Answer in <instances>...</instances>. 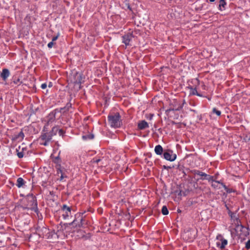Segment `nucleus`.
<instances>
[{"label": "nucleus", "mask_w": 250, "mask_h": 250, "mask_svg": "<svg viewBox=\"0 0 250 250\" xmlns=\"http://www.w3.org/2000/svg\"><path fill=\"white\" fill-rule=\"evenodd\" d=\"M21 208L23 209H30L36 212L38 211L37 199L33 194H28L23 201Z\"/></svg>", "instance_id": "1"}, {"label": "nucleus", "mask_w": 250, "mask_h": 250, "mask_svg": "<svg viewBox=\"0 0 250 250\" xmlns=\"http://www.w3.org/2000/svg\"><path fill=\"white\" fill-rule=\"evenodd\" d=\"M107 120L109 124L112 128H119L122 124L121 116L118 112L109 115Z\"/></svg>", "instance_id": "2"}, {"label": "nucleus", "mask_w": 250, "mask_h": 250, "mask_svg": "<svg viewBox=\"0 0 250 250\" xmlns=\"http://www.w3.org/2000/svg\"><path fill=\"white\" fill-rule=\"evenodd\" d=\"M84 77L81 73L75 72L70 77L71 83L74 84H81L84 82Z\"/></svg>", "instance_id": "3"}, {"label": "nucleus", "mask_w": 250, "mask_h": 250, "mask_svg": "<svg viewBox=\"0 0 250 250\" xmlns=\"http://www.w3.org/2000/svg\"><path fill=\"white\" fill-rule=\"evenodd\" d=\"M216 239L218 240L216 243V247L222 250L224 249L228 244L227 240L224 238L220 234L217 236Z\"/></svg>", "instance_id": "4"}, {"label": "nucleus", "mask_w": 250, "mask_h": 250, "mask_svg": "<svg viewBox=\"0 0 250 250\" xmlns=\"http://www.w3.org/2000/svg\"><path fill=\"white\" fill-rule=\"evenodd\" d=\"M163 156L166 160L170 162L174 161L177 157L176 154L174 153L172 150L169 149L164 152Z\"/></svg>", "instance_id": "5"}, {"label": "nucleus", "mask_w": 250, "mask_h": 250, "mask_svg": "<svg viewBox=\"0 0 250 250\" xmlns=\"http://www.w3.org/2000/svg\"><path fill=\"white\" fill-rule=\"evenodd\" d=\"M52 136L49 133H44L41 136V139L43 141L41 144L46 146L48 145L49 143L51 141Z\"/></svg>", "instance_id": "6"}, {"label": "nucleus", "mask_w": 250, "mask_h": 250, "mask_svg": "<svg viewBox=\"0 0 250 250\" xmlns=\"http://www.w3.org/2000/svg\"><path fill=\"white\" fill-rule=\"evenodd\" d=\"M133 35L132 33H128L122 36V42L126 46L130 45V42L132 40Z\"/></svg>", "instance_id": "7"}, {"label": "nucleus", "mask_w": 250, "mask_h": 250, "mask_svg": "<svg viewBox=\"0 0 250 250\" xmlns=\"http://www.w3.org/2000/svg\"><path fill=\"white\" fill-rule=\"evenodd\" d=\"M62 209L63 211L65 212V213L62 214L63 219H67L68 217L71 215V208L69 207H68L66 205H63Z\"/></svg>", "instance_id": "8"}, {"label": "nucleus", "mask_w": 250, "mask_h": 250, "mask_svg": "<svg viewBox=\"0 0 250 250\" xmlns=\"http://www.w3.org/2000/svg\"><path fill=\"white\" fill-rule=\"evenodd\" d=\"M191 172L194 175H197L200 176V179H201L202 180H206V177L207 175V174H206V173L203 172L201 171L198 170H196V169H194V170H192Z\"/></svg>", "instance_id": "9"}, {"label": "nucleus", "mask_w": 250, "mask_h": 250, "mask_svg": "<svg viewBox=\"0 0 250 250\" xmlns=\"http://www.w3.org/2000/svg\"><path fill=\"white\" fill-rule=\"evenodd\" d=\"M55 120V113H54L53 112L50 113L48 117H47V122L45 125L44 126V128L46 127L47 126L49 125L50 123H52Z\"/></svg>", "instance_id": "10"}, {"label": "nucleus", "mask_w": 250, "mask_h": 250, "mask_svg": "<svg viewBox=\"0 0 250 250\" xmlns=\"http://www.w3.org/2000/svg\"><path fill=\"white\" fill-rule=\"evenodd\" d=\"M10 75V72L8 69H3L0 74V77L2 79L5 81Z\"/></svg>", "instance_id": "11"}, {"label": "nucleus", "mask_w": 250, "mask_h": 250, "mask_svg": "<svg viewBox=\"0 0 250 250\" xmlns=\"http://www.w3.org/2000/svg\"><path fill=\"white\" fill-rule=\"evenodd\" d=\"M188 89H189V90H190V91H189L190 95H197L199 97H203V96L201 94H200L197 92L196 88H193L191 86H188Z\"/></svg>", "instance_id": "12"}, {"label": "nucleus", "mask_w": 250, "mask_h": 250, "mask_svg": "<svg viewBox=\"0 0 250 250\" xmlns=\"http://www.w3.org/2000/svg\"><path fill=\"white\" fill-rule=\"evenodd\" d=\"M149 127L147 123L145 120L141 121L138 124V127L140 130L144 129Z\"/></svg>", "instance_id": "13"}, {"label": "nucleus", "mask_w": 250, "mask_h": 250, "mask_svg": "<svg viewBox=\"0 0 250 250\" xmlns=\"http://www.w3.org/2000/svg\"><path fill=\"white\" fill-rule=\"evenodd\" d=\"M83 219L82 218V217H81V218H80V223H77V220L76 219H75L72 222H71L69 224V225L70 226L71 225H74L76 227H82L83 226Z\"/></svg>", "instance_id": "14"}, {"label": "nucleus", "mask_w": 250, "mask_h": 250, "mask_svg": "<svg viewBox=\"0 0 250 250\" xmlns=\"http://www.w3.org/2000/svg\"><path fill=\"white\" fill-rule=\"evenodd\" d=\"M154 151L157 155H162L163 152V148L161 145H158L155 147Z\"/></svg>", "instance_id": "15"}, {"label": "nucleus", "mask_w": 250, "mask_h": 250, "mask_svg": "<svg viewBox=\"0 0 250 250\" xmlns=\"http://www.w3.org/2000/svg\"><path fill=\"white\" fill-rule=\"evenodd\" d=\"M25 184V181L21 177H19L17 179L16 186L18 188L22 187Z\"/></svg>", "instance_id": "16"}, {"label": "nucleus", "mask_w": 250, "mask_h": 250, "mask_svg": "<svg viewBox=\"0 0 250 250\" xmlns=\"http://www.w3.org/2000/svg\"><path fill=\"white\" fill-rule=\"evenodd\" d=\"M57 168V174L60 176V180H62L63 178L65 177L63 176V173L62 170L61 169V166H58L56 167Z\"/></svg>", "instance_id": "17"}, {"label": "nucleus", "mask_w": 250, "mask_h": 250, "mask_svg": "<svg viewBox=\"0 0 250 250\" xmlns=\"http://www.w3.org/2000/svg\"><path fill=\"white\" fill-rule=\"evenodd\" d=\"M94 138V135L92 133H88L87 134L84 135L82 136V138L83 140H92Z\"/></svg>", "instance_id": "18"}, {"label": "nucleus", "mask_w": 250, "mask_h": 250, "mask_svg": "<svg viewBox=\"0 0 250 250\" xmlns=\"http://www.w3.org/2000/svg\"><path fill=\"white\" fill-rule=\"evenodd\" d=\"M59 130V128L58 126H54L52 128L51 131L49 132V133L51 135V136L53 137L54 135H56L58 132V131Z\"/></svg>", "instance_id": "19"}, {"label": "nucleus", "mask_w": 250, "mask_h": 250, "mask_svg": "<svg viewBox=\"0 0 250 250\" xmlns=\"http://www.w3.org/2000/svg\"><path fill=\"white\" fill-rule=\"evenodd\" d=\"M226 5V2L225 0H220L219 9L220 11L224 9L225 6Z\"/></svg>", "instance_id": "20"}, {"label": "nucleus", "mask_w": 250, "mask_h": 250, "mask_svg": "<svg viewBox=\"0 0 250 250\" xmlns=\"http://www.w3.org/2000/svg\"><path fill=\"white\" fill-rule=\"evenodd\" d=\"M168 210L166 206H164L162 208V213L163 215H166L168 214Z\"/></svg>", "instance_id": "21"}, {"label": "nucleus", "mask_w": 250, "mask_h": 250, "mask_svg": "<svg viewBox=\"0 0 250 250\" xmlns=\"http://www.w3.org/2000/svg\"><path fill=\"white\" fill-rule=\"evenodd\" d=\"M24 137V133L22 131L19 132V133L16 136V138H21V139H23Z\"/></svg>", "instance_id": "22"}, {"label": "nucleus", "mask_w": 250, "mask_h": 250, "mask_svg": "<svg viewBox=\"0 0 250 250\" xmlns=\"http://www.w3.org/2000/svg\"><path fill=\"white\" fill-rule=\"evenodd\" d=\"M206 180H208L209 182L212 181V182H215V181L214 180L213 176H212L210 175H208V174H207V175Z\"/></svg>", "instance_id": "23"}, {"label": "nucleus", "mask_w": 250, "mask_h": 250, "mask_svg": "<svg viewBox=\"0 0 250 250\" xmlns=\"http://www.w3.org/2000/svg\"><path fill=\"white\" fill-rule=\"evenodd\" d=\"M216 183H219L220 184L222 187L224 188V189L227 191V192H230V191H228V188L223 183L221 182L220 181H215Z\"/></svg>", "instance_id": "24"}, {"label": "nucleus", "mask_w": 250, "mask_h": 250, "mask_svg": "<svg viewBox=\"0 0 250 250\" xmlns=\"http://www.w3.org/2000/svg\"><path fill=\"white\" fill-rule=\"evenodd\" d=\"M212 112L213 113L216 114L217 116H220L221 115V111L220 110H217L216 108H213L212 109Z\"/></svg>", "instance_id": "25"}, {"label": "nucleus", "mask_w": 250, "mask_h": 250, "mask_svg": "<svg viewBox=\"0 0 250 250\" xmlns=\"http://www.w3.org/2000/svg\"><path fill=\"white\" fill-rule=\"evenodd\" d=\"M185 103V100L183 101L182 104H180L177 107H175V108L173 109V110H179L183 108V104Z\"/></svg>", "instance_id": "26"}, {"label": "nucleus", "mask_w": 250, "mask_h": 250, "mask_svg": "<svg viewBox=\"0 0 250 250\" xmlns=\"http://www.w3.org/2000/svg\"><path fill=\"white\" fill-rule=\"evenodd\" d=\"M154 115L153 114H148L146 115V119L151 120L152 119Z\"/></svg>", "instance_id": "27"}, {"label": "nucleus", "mask_w": 250, "mask_h": 250, "mask_svg": "<svg viewBox=\"0 0 250 250\" xmlns=\"http://www.w3.org/2000/svg\"><path fill=\"white\" fill-rule=\"evenodd\" d=\"M245 248L247 249H250V239H249L246 243L245 245Z\"/></svg>", "instance_id": "28"}, {"label": "nucleus", "mask_w": 250, "mask_h": 250, "mask_svg": "<svg viewBox=\"0 0 250 250\" xmlns=\"http://www.w3.org/2000/svg\"><path fill=\"white\" fill-rule=\"evenodd\" d=\"M54 44V42L51 41L48 43L47 46L48 48H51L53 47Z\"/></svg>", "instance_id": "29"}, {"label": "nucleus", "mask_w": 250, "mask_h": 250, "mask_svg": "<svg viewBox=\"0 0 250 250\" xmlns=\"http://www.w3.org/2000/svg\"><path fill=\"white\" fill-rule=\"evenodd\" d=\"M17 155H18L19 158H22L23 157V153L22 152H19L17 153Z\"/></svg>", "instance_id": "30"}, {"label": "nucleus", "mask_w": 250, "mask_h": 250, "mask_svg": "<svg viewBox=\"0 0 250 250\" xmlns=\"http://www.w3.org/2000/svg\"><path fill=\"white\" fill-rule=\"evenodd\" d=\"M58 132L60 136L62 135L64 133V131L62 129H59Z\"/></svg>", "instance_id": "31"}, {"label": "nucleus", "mask_w": 250, "mask_h": 250, "mask_svg": "<svg viewBox=\"0 0 250 250\" xmlns=\"http://www.w3.org/2000/svg\"><path fill=\"white\" fill-rule=\"evenodd\" d=\"M71 107V104H70V103H68V104H66V106H65V107H64V109H66V110H68L69 109V108L70 107Z\"/></svg>", "instance_id": "32"}, {"label": "nucleus", "mask_w": 250, "mask_h": 250, "mask_svg": "<svg viewBox=\"0 0 250 250\" xmlns=\"http://www.w3.org/2000/svg\"><path fill=\"white\" fill-rule=\"evenodd\" d=\"M41 87L43 89H45L47 87V84L45 83H42Z\"/></svg>", "instance_id": "33"}, {"label": "nucleus", "mask_w": 250, "mask_h": 250, "mask_svg": "<svg viewBox=\"0 0 250 250\" xmlns=\"http://www.w3.org/2000/svg\"><path fill=\"white\" fill-rule=\"evenodd\" d=\"M59 35H57L56 36L53 37L52 39V42H54L56 41L58 38Z\"/></svg>", "instance_id": "34"}, {"label": "nucleus", "mask_w": 250, "mask_h": 250, "mask_svg": "<svg viewBox=\"0 0 250 250\" xmlns=\"http://www.w3.org/2000/svg\"><path fill=\"white\" fill-rule=\"evenodd\" d=\"M189 232H185L184 234H183V238L184 239H186V236L188 235Z\"/></svg>", "instance_id": "35"}, {"label": "nucleus", "mask_w": 250, "mask_h": 250, "mask_svg": "<svg viewBox=\"0 0 250 250\" xmlns=\"http://www.w3.org/2000/svg\"><path fill=\"white\" fill-rule=\"evenodd\" d=\"M42 230L44 232H46L48 231V229L46 228H42Z\"/></svg>", "instance_id": "36"}, {"label": "nucleus", "mask_w": 250, "mask_h": 250, "mask_svg": "<svg viewBox=\"0 0 250 250\" xmlns=\"http://www.w3.org/2000/svg\"><path fill=\"white\" fill-rule=\"evenodd\" d=\"M215 184H216L215 182H214V183H212V186L214 188H216L217 187V185Z\"/></svg>", "instance_id": "37"}, {"label": "nucleus", "mask_w": 250, "mask_h": 250, "mask_svg": "<svg viewBox=\"0 0 250 250\" xmlns=\"http://www.w3.org/2000/svg\"><path fill=\"white\" fill-rule=\"evenodd\" d=\"M48 86L49 87H51L52 86V84H51V83H50L49 85H48Z\"/></svg>", "instance_id": "38"}, {"label": "nucleus", "mask_w": 250, "mask_h": 250, "mask_svg": "<svg viewBox=\"0 0 250 250\" xmlns=\"http://www.w3.org/2000/svg\"><path fill=\"white\" fill-rule=\"evenodd\" d=\"M77 215H75V216H77ZM78 216H79V217H80V218H81V217H82V215H81L80 214H78Z\"/></svg>", "instance_id": "39"}, {"label": "nucleus", "mask_w": 250, "mask_h": 250, "mask_svg": "<svg viewBox=\"0 0 250 250\" xmlns=\"http://www.w3.org/2000/svg\"><path fill=\"white\" fill-rule=\"evenodd\" d=\"M168 167H167L166 166H164V168H165V169H167Z\"/></svg>", "instance_id": "40"}, {"label": "nucleus", "mask_w": 250, "mask_h": 250, "mask_svg": "<svg viewBox=\"0 0 250 250\" xmlns=\"http://www.w3.org/2000/svg\"><path fill=\"white\" fill-rule=\"evenodd\" d=\"M210 2H214L215 0H209Z\"/></svg>", "instance_id": "41"}]
</instances>
